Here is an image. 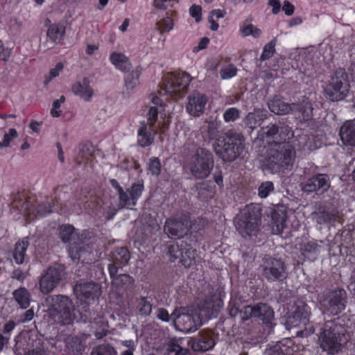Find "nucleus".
Returning a JSON list of instances; mask_svg holds the SVG:
<instances>
[{
  "instance_id": "27",
  "label": "nucleus",
  "mask_w": 355,
  "mask_h": 355,
  "mask_svg": "<svg viewBox=\"0 0 355 355\" xmlns=\"http://www.w3.org/2000/svg\"><path fill=\"white\" fill-rule=\"evenodd\" d=\"M268 111L263 109H254L249 112L245 117L244 123L251 130H254L259 126L261 123L267 118Z\"/></svg>"
},
{
  "instance_id": "14",
  "label": "nucleus",
  "mask_w": 355,
  "mask_h": 355,
  "mask_svg": "<svg viewBox=\"0 0 355 355\" xmlns=\"http://www.w3.org/2000/svg\"><path fill=\"white\" fill-rule=\"evenodd\" d=\"M310 310L304 302L295 305V309L287 318V324L291 327L305 326L309 321Z\"/></svg>"
},
{
  "instance_id": "13",
  "label": "nucleus",
  "mask_w": 355,
  "mask_h": 355,
  "mask_svg": "<svg viewBox=\"0 0 355 355\" xmlns=\"http://www.w3.org/2000/svg\"><path fill=\"white\" fill-rule=\"evenodd\" d=\"M65 275L64 268L59 264L49 267L40 279V290L49 294L55 288Z\"/></svg>"
},
{
  "instance_id": "1",
  "label": "nucleus",
  "mask_w": 355,
  "mask_h": 355,
  "mask_svg": "<svg viewBox=\"0 0 355 355\" xmlns=\"http://www.w3.org/2000/svg\"><path fill=\"white\" fill-rule=\"evenodd\" d=\"M261 139L267 144L262 163L264 169L272 173L291 171L296 153L290 140L294 133L288 125L279 121L261 128Z\"/></svg>"
},
{
  "instance_id": "16",
  "label": "nucleus",
  "mask_w": 355,
  "mask_h": 355,
  "mask_svg": "<svg viewBox=\"0 0 355 355\" xmlns=\"http://www.w3.org/2000/svg\"><path fill=\"white\" fill-rule=\"evenodd\" d=\"M330 187V179L327 174L318 173L309 178L302 187L305 193L327 191Z\"/></svg>"
},
{
  "instance_id": "45",
  "label": "nucleus",
  "mask_w": 355,
  "mask_h": 355,
  "mask_svg": "<svg viewBox=\"0 0 355 355\" xmlns=\"http://www.w3.org/2000/svg\"><path fill=\"white\" fill-rule=\"evenodd\" d=\"M276 41L277 39L275 38L264 46L263 52L260 57L261 61L268 60L273 56L275 52Z\"/></svg>"
},
{
  "instance_id": "53",
  "label": "nucleus",
  "mask_w": 355,
  "mask_h": 355,
  "mask_svg": "<svg viewBox=\"0 0 355 355\" xmlns=\"http://www.w3.org/2000/svg\"><path fill=\"white\" fill-rule=\"evenodd\" d=\"M236 71V68L234 65L230 64L227 67L221 69L220 73L223 79H228L235 76Z\"/></svg>"
},
{
  "instance_id": "64",
  "label": "nucleus",
  "mask_w": 355,
  "mask_h": 355,
  "mask_svg": "<svg viewBox=\"0 0 355 355\" xmlns=\"http://www.w3.org/2000/svg\"><path fill=\"white\" fill-rule=\"evenodd\" d=\"M110 182L111 184V185L117 190L118 191V194H119V202H121V199L125 196L124 195V192L125 191L123 189V188L119 185V182H117V180H116L115 179H111L110 180Z\"/></svg>"
},
{
  "instance_id": "31",
  "label": "nucleus",
  "mask_w": 355,
  "mask_h": 355,
  "mask_svg": "<svg viewBox=\"0 0 355 355\" xmlns=\"http://www.w3.org/2000/svg\"><path fill=\"white\" fill-rule=\"evenodd\" d=\"M88 253L87 246L83 242H73L69 247V254L73 262H83L85 260V255Z\"/></svg>"
},
{
  "instance_id": "21",
  "label": "nucleus",
  "mask_w": 355,
  "mask_h": 355,
  "mask_svg": "<svg viewBox=\"0 0 355 355\" xmlns=\"http://www.w3.org/2000/svg\"><path fill=\"white\" fill-rule=\"evenodd\" d=\"M187 112L193 116H199L205 110L207 102V96L200 93H195L188 96Z\"/></svg>"
},
{
  "instance_id": "33",
  "label": "nucleus",
  "mask_w": 355,
  "mask_h": 355,
  "mask_svg": "<svg viewBox=\"0 0 355 355\" xmlns=\"http://www.w3.org/2000/svg\"><path fill=\"white\" fill-rule=\"evenodd\" d=\"M185 246H188V244L184 241H181L180 243L176 241H172L168 244L167 254L170 256L171 261H175L178 259H180Z\"/></svg>"
},
{
  "instance_id": "63",
  "label": "nucleus",
  "mask_w": 355,
  "mask_h": 355,
  "mask_svg": "<svg viewBox=\"0 0 355 355\" xmlns=\"http://www.w3.org/2000/svg\"><path fill=\"white\" fill-rule=\"evenodd\" d=\"M241 308L235 301H231L229 304V312L232 317H236L240 314Z\"/></svg>"
},
{
  "instance_id": "39",
  "label": "nucleus",
  "mask_w": 355,
  "mask_h": 355,
  "mask_svg": "<svg viewBox=\"0 0 355 355\" xmlns=\"http://www.w3.org/2000/svg\"><path fill=\"white\" fill-rule=\"evenodd\" d=\"M66 342L67 349L71 355H80L84 351V346L77 337H69Z\"/></svg>"
},
{
  "instance_id": "9",
  "label": "nucleus",
  "mask_w": 355,
  "mask_h": 355,
  "mask_svg": "<svg viewBox=\"0 0 355 355\" xmlns=\"http://www.w3.org/2000/svg\"><path fill=\"white\" fill-rule=\"evenodd\" d=\"M347 303V295L343 288L330 290L322 295L320 299V308L323 313L337 315L343 312Z\"/></svg>"
},
{
  "instance_id": "24",
  "label": "nucleus",
  "mask_w": 355,
  "mask_h": 355,
  "mask_svg": "<svg viewBox=\"0 0 355 355\" xmlns=\"http://www.w3.org/2000/svg\"><path fill=\"white\" fill-rule=\"evenodd\" d=\"M313 218L318 224L331 223L340 218V212L334 209H319L312 214Z\"/></svg>"
},
{
  "instance_id": "57",
  "label": "nucleus",
  "mask_w": 355,
  "mask_h": 355,
  "mask_svg": "<svg viewBox=\"0 0 355 355\" xmlns=\"http://www.w3.org/2000/svg\"><path fill=\"white\" fill-rule=\"evenodd\" d=\"M158 111L155 106L150 107L148 113V122L151 127H154L155 122L157 119Z\"/></svg>"
},
{
  "instance_id": "12",
  "label": "nucleus",
  "mask_w": 355,
  "mask_h": 355,
  "mask_svg": "<svg viewBox=\"0 0 355 355\" xmlns=\"http://www.w3.org/2000/svg\"><path fill=\"white\" fill-rule=\"evenodd\" d=\"M174 326L182 331H196L201 324L200 317L192 311L191 313L184 307L175 309L172 313Z\"/></svg>"
},
{
  "instance_id": "5",
  "label": "nucleus",
  "mask_w": 355,
  "mask_h": 355,
  "mask_svg": "<svg viewBox=\"0 0 355 355\" xmlns=\"http://www.w3.org/2000/svg\"><path fill=\"white\" fill-rule=\"evenodd\" d=\"M214 164L213 154L206 148L199 147L190 157L187 167L196 179L203 180L210 175Z\"/></svg>"
},
{
  "instance_id": "48",
  "label": "nucleus",
  "mask_w": 355,
  "mask_h": 355,
  "mask_svg": "<svg viewBox=\"0 0 355 355\" xmlns=\"http://www.w3.org/2000/svg\"><path fill=\"white\" fill-rule=\"evenodd\" d=\"M94 324L99 326V329L95 331V337L96 339H101L107 335V324L102 319H98L94 322Z\"/></svg>"
},
{
  "instance_id": "3",
  "label": "nucleus",
  "mask_w": 355,
  "mask_h": 355,
  "mask_svg": "<svg viewBox=\"0 0 355 355\" xmlns=\"http://www.w3.org/2000/svg\"><path fill=\"white\" fill-rule=\"evenodd\" d=\"M244 140L241 133L229 130L223 139H218L215 152L223 161L232 162L242 153Z\"/></svg>"
},
{
  "instance_id": "42",
  "label": "nucleus",
  "mask_w": 355,
  "mask_h": 355,
  "mask_svg": "<svg viewBox=\"0 0 355 355\" xmlns=\"http://www.w3.org/2000/svg\"><path fill=\"white\" fill-rule=\"evenodd\" d=\"M240 31L244 37L252 35L254 37L257 38L261 34V31L249 23L248 20L243 23Z\"/></svg>"
},
{
  "instance_id": "46",
  "label": "nucleus",
  "mask_w": 355,
  "mask_h": 355,
  "mask_svg": "<svg viewBox=\"0 0 355 355\" xmlns=\"http://www.w3.org/2000/svg\"><path fill=\"white\" fill-rule=\"evenodd\" d=\"M173 28V21L169 17H166L156 23V28L160 34L164 32H169Z\"/></svg>"
},
{
  "instance_id": "8",
  "label": "nucleus",
  "mask_w": 355,
  "mask_h": 355,
  "mask_svg": "<svg viewBox=\"0 0 355 355\" xmlns=\"http://www.w3.org/2000/svg\"><path fill=\"white\" fill-rule=\"evenodd\" d=\"M341 327L333 321L325 322L318 336L320 348L328 354H334L341 349V339L343 335L340 333Z\"/></svg>"
},
{
  "instance_id": "20",
  "label": "nucleus",
  "mask_w": 355,
  "mask_h": 355,
  "mask_svg": "<svg viewBox=\"0 0 355 355\" xmlns=\"http://www.w3.org/2000/svg\"><path fill=\"white\" fill-rule=\"evenodd\" d=\"M268 105L270 110L277 115L288 114L292 111H302L300 105L286 103L282 98L278 96H275L270 100Z\"/></svg>"
},
{
  "instance_id": "18",
  "label": "nucleus",
  "mask_w": 355,
  "mask_h": 355,
  "mask_svg": "<svg viewBox=\"0 0 355 355\" xmlns=\"http://www.w3.org/2000/svg\"><path fill=\"white\" fill-rule=\"evenodd\" d=\"M65 34V26L61 24H52L49 25L46 36L49 40L43 42L42 46L44 49H53L55 44H61Z\"/></svg>"
},
{
  "instance_id": "28",
  "label": "nucleus",
  "mask_w": 355,
  "mask_h": 355,
  "mask_svg": "<svg viewBox=\"0 0 355 355\" xmlns=\"http://www.w3.org/2000/svg\"><path fill=\"white\" fill-rule=\"evenodd\" d=\"M339 135L345 145L355 146V120L345 122Z\"/></svg>"
},
{
  "instance_id": "47",
  "label": "nucleus",
  "mask_w": 355,
  "mask_h": 355,
  "mask_svg": "<svg viewBox=\"0 0 355 355\" xmlns=\"http://www.w3.org/2000/svg\"><path fill=\"white\" fill-rule=\"evenodd\" d=\"M273 190L274 185L272 182L266 181L262 182L258 189L259 196L262 198H266Z\"/></svg>"
},
{
  "instance_id": "22",
  "label": "nucleus",
  "mask_w": 355,
  "mask_h": 355,
  "mask_svg": "<svg viewBox=\"0 0 355 355\" xmlns=\"http://www.w3.org/2000/svg\"><path fill=\"white\" fill-rule=\"evenodd\" d=\"M254 318L262 321L266 326L272 328L275 324L274 311L270 306L266 303L254 304Z\"/></svg>"
},
{
  "instance_id": "11",
  "label": "nucleus",
  "mask_w": 355,
  "mask_h": 355,
  "mask_svg": "<svg viewBox=\"0 0 355 355\" xmlns=\"http://www.w3.org/2000/svg\"><path fill=\"white\" fill-rule=\"evenodd\" d=\"M190 81V76L187 73L169 75L164 80L165 94L173 98H181L187 92Z\"/></svg>"
},
{
  "instance_id": "60",
  "label": "nucleus",
  "mask_w": 355,
  "mask_h": 355,
  "mask_svg": "<svg viewBox=\"0 0 355 355\" xmlns=\"http://www.w3.org/2000/svg\"><path fill=\"white\" fill-rule=\"evenodd\" d=\"M156 315L158 319L166 322L172 319V313L169 315L168 311L164 308H159L157 311Z\"/></svg>"
},
{
  "instance_id": "6",
  "label": "nucleus",
  "mask_w": 355,
  "mask_h": 355,
  "mask_svg": "<svg viewBox=\"0 0 355 355\" xmlns=\"http://www.w3.org/2000/svg\"><path fill=\"white\" fill-rule=\"evenodd\" d=\"M349 87L347 73L344 69L339 68L331 75L324 92L326 98L329 101H339L347 96Z\"/></svg>"
},
{
  "instance_id": "32",
  "label": "nucleus",
  "mask_w": 355,
  "mask_h": 355,
  "mask_svg": "<svg viewBox=\"0 0 355 355\" xmlns=\"http://www.w3.org/2000/svg\"><path fill=\"white\" fill-rule=\"evenodd\" d=\"M197 252L191 247L185 246L180 259V263L185 268H191L196 263Z\"/></svg>"
},
{
  "instance_id": "23",
  "label": "nucleus",
  "mask_w": 355,
  "mask_h": 355,
  "mask_svg": "<svg viewBox=\"0 0 355 355\" xmlns=\"http://www.w3.org/2000/svg\"><path fill=\"white\" fill-rule=\"evenodd\" d=\"M182 339L168 338L162 347L163 355H189V349L182 346Z\"/></svg>"
},
{
  "instance_id": "36",
  "label": "nucleus",
  "mask_w": 355,
  "mask_h": 355,
  "mask_svg": "<svg viewBox=\"0 0 355 355\" xmlns=\"http://www.w3.org/2000/svg\"><path fill=\"white\" fill-rule=\"evenodd\" d=\"M110 61L118 69L122 71H128L131 67L128 58L121 53H113L110 55Z\"/></svg>"
},
{
  "instance_id": "7",
  "label": "nucleus",
  "mask_w": 355,
  "mask_h": 355,
  "mask_svg": "<svg viewBox=\"0 0 355 355\" xmlns=\"http://www.w3.org/2000/svg\"><path fill=\"white\" fill-rule=\"evenodd\" d=\"M200 228L195 226L188 214H175L165 220L164 232L171 239H182L191 230L197 231Z\"/></svg>"
},
{
  "instance_id": "56",
  "label": "nucleus",
  "mask_w": 355,
  "mask_h": 355,
  "mask_svg": "<svg viewBox=\"0 0 355 355\" xmlns=\"http://www.w3.org/2000/svg\"><path fill=\"white\" fill-rule=\"evenodd\" d=\"M64 65L61 62L56 64L55 67L50 70L49 76L46 78L45 83H48L52 78H54L59 76L60 71H62Z\"/></svg>"
},
{
  "instance_id": "35",
  "label": "nucleus",
  "mask_w": 355,
  "mask_h": 355,
  "mask_svg": "<svg viewBox=\"0 0 355 355\" xmlns=\"http://www.w3.org/2000/svg\"><path fill=\"white\" fill-rule=\"evenodd\" d=\"M17 303L21 309H27L30 305V293L24 287H20L12 293Z\"/></svg>"
},
{
  "instance_id": "61",
  "label": "nucleus",
  "mask_w": 355,
  "mask_h": 355,
  "mask_svg": "<svg viewBox=\"0 0 355 355\" xmlns=\"http://www.w3.org/2000/svg\"><path fill=\"white\" fill-rule=\"evenodd\" d=\"M27 277V272L24 271L21 268H17L13 270L11 274V278L15 279L18 281L23 282Z\"/></svg>"
},
{
  "instance_id": "10",
  "label": "nucleus",
  "mask_w": 355,
  "mask_h": 355,
  "mask_svg": "<svg viewBox=\"0 0 355 355\" xmlns=\"http://www.w3.org/2000/svg\"><path fill=\"white\" fill-rule=\"evenodd\" d=\"M261 275L268 283L282 282L287 277L286 266L282 259L266 257L261 265Z\"/></svg>"
},
{
  "instance_id": "2",
  "label": "nucleus",
  "mask_w": 355,
  "mask_h": 355,
  "mask_svg": "<svg viewBox=\"0 0 355 355\" xmlns=\"http://www.w3.org/2000/svg\"><path fill=\"white\" fill-rule=\"evenodd\" d=\"M49 317L62 325L71 324L76 318L75 306L72 300L63 295H50L46 297Z\"/></svg>"
},
{
  "instance_id": "40",
  "label": "nucleus",
  "mask_w": 355,
  "mask_h": 355,
  "mask_svg": "<svg viewBox=\"0 0 355 355\" xmlns=\"http://www.w3.org/2000/svg\"><path fill=\"white\" fill-rule=\"evenodd\" d=\"M134 279L128 274H121L114 277L112 283L122 289H128L134 284Z\"/></svg>"
},
{
  "instance_id": "54",
  "label": "nucleus",
  "mask_w": 355,
  "mask_h": 355,
  "mask_svg": "<svg viewBox=\"0 0 355 355\" xmlns=\"http://www.w3.org/2000/svg\"><path fill=\"white\" fill-rule=\"evenodd\" d=\"M320 246L315 242H308L304 245L303 252L304 255L309 254H316L319 253Z\"/></svg>"
},
{
  "instance_id": "25",
  "label": "nucleus",
  "mask_w": 355,
  "mask_h": 355,
  "mask_svg": "<svg viewBox=\"0 0 355 355\" xmlns=\"http://www.w3.org/2000/svg\"><path fill=\"white\" fill-rule=\"evenodd\" d=\"M157 134V130L154 127H147V125L143 122L138 130V140L137 144L141 147H146L153 143L155 135Z\"/></svg>"
},
{
  "instance_id": "34",
  "label": "nucleus",
  "mask_w": 355,
  "mask_h": 355,
  "mask_svg": "<svg viewBox=\"0 0 355 355\" xmlns=\"http://www.w3.org/2000/svg\"><path fill=\"white\" fill-rule=\"evenodd\" d=\"M130 259V254L127 248H119L112 252V260L119 266L128 264Z\"/></svg>"
},
{
  "instance_id": "29",
  "label": "nucleus",
  "mask_w": 355,
  "mask_h": 355,
  "mask_svg": "<svg viewBox=\"0 0 355 355\" xmlns=\"http://www.w3.org/2000/svg\"><path fill=\"white\" fill-rule=\"evenodd\" d=\"M90 80L84 78L82 81L74 83L72 86V91L74 94L79 96L85 101H89L93 96L94 91L90 87Z\"/></svg>"
},
{
  "instance_id": "4",
  "label": "nucleus",
  "mask_w": 355,
  "mask_h": 355,
  "mask_svg": "<svg viewBox=\"0 0 355 355\" xmlns=\"http://www.w3.org/2000/svg\"><path fill=\"white\" fill-rule=\"evenodd\" d=\"M261 218V207L259 205H246L236 220V228L245 238L255 236L259 231Z\"/></svg>"
},
{
  "instance_id": "49",
  "label": "nucleus",
  "mask_w": 355,
  "mask_h": 355,
  "mask_svg": "<svg viewBox=\"0 0 355 355\" xmlns=\"http://www.w3.org/2000/svg\"><path fill=\"white\" fill-rule=\"evenodd\" d=\"M241 320L245 322L250 318H254V304L244 306L240 311Z\"/></svg>"
},
{
  "instance_id": "19",
  "label": "nucleus",
  "mask_w": 355,
  "mask_h": 355,
  "mask_svg": "<svg viewBox=\"0 0 355 355\" xmlns=\"http://www.w3.org/2000/svg\"><path fill=\"white\" fill-rule=\"evenodd\" d=\"M144 190L143 183H134L124 192L125 196L119 202V209L124 207L132 208L137 205V202Z\"/></svg>"
},
{
  "instance_id": "52",
  "label": "nucleus",
  "mask_w": 355,
  "mask_h": 355,
  "mask_svg": "<svg viewBox=\"0 0 355 355\" xmlns=\"http://www.w3.org/2000/svg\"><path fill=\"white\" fill-rule=\"evenodd\" d=\"M220 124L217 121H210L208 123L207 131L209 139H216L218 135Z\"/></svg>"
},
{
  "instance_id": "37",
  "label": "nucleus",
  "mask_w": 355,
  "mask_h": 355,
  "mask_svg": "<svg viewBox=\"0 0 355 355\" xmlns=\"http://www.w3.org/2000/svg\"><path fill=\"white\" fill-rule=\"evenodd\" d=\"M153 304L146 297L140 296L137 299V309L141 316L147 317L152 313Z\"/></svg>"
},
{
  "instance_id": "51",
  "label": "nucleus",
  "mask_w": 355,
  "mask_h": 355,
  "mask_svg": "<svg viewBox=\"0 0 355 355\" xmlns=\"http://www.w3.org/2000/svg\"><path fill=\"white\" fill-rule=\"evenodd\" d=\"M148 170L154 175H159L161 172V163L158 157H151L149 159Z\"/></svg>"
},
{
  "instance_id": "58",
  "label": "nucleus",
  "mask_w": 355,
  "mask_h": 355,
  "mask_svg": "<svg viewBox=\"0 0 355 355\" xmlns=\"http://www.w3.org/2000/svg\"><path fill=\"white\" fill-rule=\"evenodd\" d=\"M25 344L23 340L19 338H15V345L14 346V352L16 355H25Z\"/></svg>"
},
{
  "instance_id": "43",
  "label": "nucleus",
  "mask_w": 355,
  "mask_h": 355,
  "mask_svg": "<svg viewBox=\"0 0 355 355\" xmlns=\"http://www.w3.org/2000/svg\"><path fill=\"white\" fill-rule=\"evenodd\" d=\"M140 76V71L139 70H134L131 71L125 79V86L126 89L132 90L137 85H139V78Z\"/></svg>"
},
{
  "instance_id": "59",
  "label": "nucleus",
  "mask_w": 355,
  "mask_h": 355,
  "mask_svg": "<svg viewBox=\"0 0 355 355\" xmlns=\"http://www.w3.org/2000/svg\"><path fill=\"white\" fill-rule=\"evenodd\" d=\"M18 134L15 128H10L8 133H6L3 136V142L5 147H8L10 145L11 141L17 137Z\"/></svg>"
},
{
  "instance_id": "50",
  "label": "nucleus",
  "mask_w": 355,
  "mask_h": 355,
  "mask_svg": "<svg viewBox=\"0 0 355 355\" xmlns=\"http://www.w3.org/2000/svg\"><path fill=\"white\" fill-rule=\"evenodd\" d=\"M240 112L237 108L230 107L223 113V118L226 122H234L239 118Z\"/></svg>"
},
{
  "instance_id": "55",
  "label": "nucleus",
  "mask_w": 355,
  "mask_h": 355,
  "mask_svg": "<svg viewBox=\"0 0 355 355\" xmlns=\"http://www.w3.org/2000/svg\"><path fill=\"white\" fill-rule=\"evenodd\" d=\"M51 212L50 202L48 200L39 204L37 207V213L41 216H45Z\"/></svg>"
},
{
  "instance_id": "38",
  "label": "nucleus",
  "mask_w": 355,
  "mask_h": 355,
  "mask_svg": "<svg viewBox=\"0 0 355 355\" xmlns=\"http://www.w3.org/2000/svg\"><path fill=\"white\" fill-rule=\"evenodd\" d=\"M90 355H117V352L112 345L103 343L94 347Z\"/></svg>"
},
{
  "instance_id": "15",
  "label": "nucleus",
  "mask_w": 355,
  "mask_h": 355,
  "mask_svg": "<svg viewBox=\"0 0 355 355\" xmlns=\"http://www.w3.org/2000/svg\"><path fill=\"white\" fill-rule=\"evenodd\" d=\"M74 293L78 297L86 299L98 298L101 295V286L93 282H78L74 288Z\"/></svg>"
},
{
  "instance_id": "44",
  "label": "nucleus",
  "mask_w": 355,
  "mask_h": 355,
  "mask_svg": "<svg viewBox=\"0 0 355 355\" xmlns=\"http://www.w3.org/2000/svg\"><path fill=\"white\" fill-rule=\"evenodd\" d=\"M75 235V229L72 225H62L60 229V237L64 242H69Z\"/></svg>"
},
{
  "instance_id": "41",
  "label": "nucleus",
  "mask_w": 355,
  "mask_h": 355,
  "mask_svg": "<svg viewBox=\"0 0 355 355\" xmlns=\"http://www.w3.org/2000/svg\"><path fill=\"white\" fill-rule=\"evenodd\" d=\"M271 218L278 231L284 228V225L287 218V215L285 210H275L272 213Z\"/></svg>"
},
{
  "instance_id": "26",
  "label": "nucleus",
  "mask_w": 355,
  "mask_h": 355,
  "mask_svg": "<svg viewBox=\"0 0 355 355\" xmlns=\"http://www.w3.org/2000/svg\"><path fill=\"white\" fill-rule=\"evenodd\" d=\"M223 306V300L219 297L213 295L205 300L200 309L205 311L209 317H216Z\"/></svg>"
},
{
  "instance_id": "17",
  "label": "nucleus",
  "mask_w": 355,
  "mask_h": 355,
  "mask_svg": "<svg viewBox=\"0 0 355 355\" xmlns=\"http://www.w3.org/2000/svg\"><path fill=\"white\" fill-rule=\"evenodd\" d=\"M215 340L210 330L200 331L191 340V346L195 352H205L214 347Z\"/></svg>"
},
{
  "instance_id": "62",
  "label": "nucleus",
  "mask_w": 355,
  "mask_h": 355,
  "mask_svg": "<svg viewBox=\"0 0 355 355\" xmlns=\"http://www.w3.org/2000/svg\"><path fill=\"white\" fill-rule=\"evenodd\" d=\"M201 7L195 4L192 5L189 8V13L191 16L195 18L197 22H199L201 20Z\"/></svg>"
},
{
  "instance_id": "30",
  "label": "nucleus",
  "mask_w": 355,
  "mask_h": 355,
  "mask_svg": "<svg viewBox=\"0 0 355 355\" xmlns=\"http://www.w3.org/2000/svg\"><path fill=\"white\" fill-rule=\"evenodd\" d=\"M28 245L27 239H23L16 243L12 252V258L16 263L22 265L28 262L29 257L26 254Z\"/></svg>"
}]
</instances>
